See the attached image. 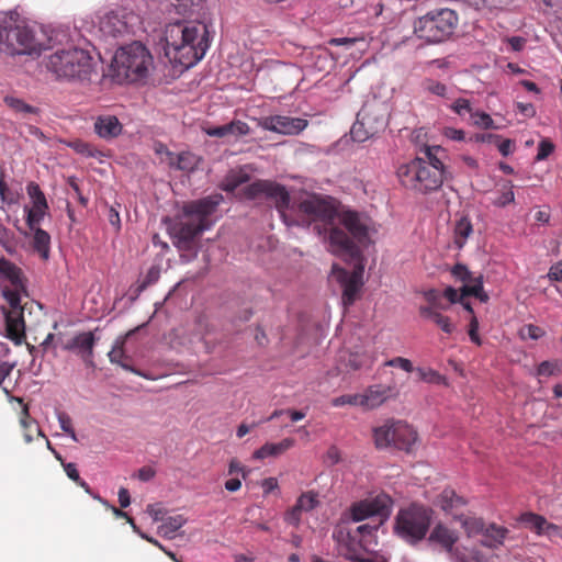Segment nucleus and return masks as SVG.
Returning <instances> with one entry per match:
<instances>
[{
  "mask_svg": "<svg viewBox=\"0 0 562 562\" xmlns=\"http://www.w3.org/2000/svg\"><path fill=\"white\" fill-rule=\"evenodd\" d=\"M93 128L99 137L112 139L122 133L123 125L115 115L103 114L94 119Z\"/></svg>",
  "mask_w": 562,
  "mask_h": 562,
  "instance_id": "19",
  "label": "nucleus"
},
{
  "mask_svg": "<svg viewBox=\"0 0 562 562\" xmlns=\"http://www.w3.org/2000/svg\"><path fill=\"white\" fill-rule=\"evenodd\" d=\"M357 119L369 130L370 134L376 135L385 128V119L380 113L376 104H364L357 114Z\"/></svg>",
  "mask_w": 562,
  "mask_h": 562,
  "instance_id": "17",
  "label": "nucleus"
},
{
  "mask_svg": "<svg viewBox=\"0 0 562 562\" xmlns=\"http://www.w3.org/2000/svg\"><path fill=\"white\" fill-rule=\"evenodd\" d=\"M426 300L428 301V306H435L436 310L439 312L440 310H447L448 304H443L440 300L439 293L436 290H430L425 294Z\"/></svg>",
  "mask_w": 562,
  "mask_h": 562,
  "instance_id": "57",
  "label": "nucleus"
},
{
  "mask_svg": "<svg viewBox=\"0 0 562 562\" xmlns=\"http://www.w3.org/2000/svg\"><path fill=\"white\" fill-rule=\"evenodd\" d=\"M341 460L340 450L336 446L329 447L325 456L328 465L337 464Z\"/></svg>",
  "mask_w": 562,
  "mask_h": 562,
  "instance_id": "63",
  "label": "nucleus"
},
{
  "mask_svg": "<svg viewBox=\"0 0 562 562\" xmlns=\"http://www.w3.org/2000/svg\"><path fill=\"white\" fill-rule=\"evenodd\" d=\"M244 195L248 200L262 196L272 200L288 225L295 223L305 227L313 226L318 236H324L329 251L336 256L360 261L361 248L371 243V218L352 210L339 212L331 198L313 194L300 200L294 207L297 218L290 222L285 214L290 205V194L283 186L257 180L244 189Z\"/></svg>",
  "mask_w": 562,
  "mask_h": 562,
  "instance_id": "1",
  "label": "nucleus"
},
{
  "mask_svg": "<svg viewBox=\"0 0 562 562\" xmlns=\"http://www.w3.org/2000/svg\"><path fill=\"white\" fill-rule=\"evenodd\" d=\"M554 149L553 144L550 140H541L538 146L537 160H543L548 158Z\"/></svg>",
  "mask_w": 562,
  "mask_h": 562,
  "instance_id": "59",
  "label": "nucleus"
},
{
  "mask_svg": "<svg viewBox=\"0 0 562 562\" xmlns=\"http://www.w3.org/2000/svg\"><path fill=\"white\" fill-rule=\"evenodd\" d=\"M258 125L266 131L293 136L303 132L307 127L308 121L288 115H271L259 119Z\"/></svg>",
  "mask_w": 562,
  "mask_h": 562,
  "instance_id": "12",
  "label": "nucleus"
},
{
  "mask_svg": "<svg viewBox=\"0 0 562 562\" xmlns=\"http://www.w3.org/2000/svg\"><path fill=\"white\" fill-rule=\"evenodd\" d=\"M186 524V519L181 515L168 517L160 526L162 536L172 538L175 533Z\"/></svg>",
  "mask_w": 562,
  "mask_h": 562,
  "instance_id": "39",
  "label": "nucleus"
},
{
  "mask_svg": "<svg viewBox=\"0 0 562 562\" xmlns=\"http://www.w3.org/2000/svg\"><path fill=\"white\" fill-rule=\"evenodd\" d=\"M26 191L33 202V206L27 210L26 225L29 228H37L48 209L47 200L40 186L35 182L29 183Z\"/></svg>",
  "mask_w": 562,
  "mask_h": 562,
  "instance_id": "14",
  "label": "nucleus"
},
{
  "mask_svg": "<svg viewBox=\"0 0 562 562\" xmlns=\"http://www.w3.org/2000/svg\"><path fill=\"white\" fill-rule=\"evenodd\" d=\"M458 25L459 15L454 10L439 8L418 18L414 30L419 38L428 43H441L454 34Z\"/></svg>",
  "mask_w": 562,
  "mask_h": 562,
  "instance_id": "7",
  "label": "nucleus"
},
{
  "mask_svg": "<svg viewBox=\"0 0 562 562\" xmlns=\"http://www.w3.org/2000/svg\"><path fill=\"white\" fill-rule=\"evenodd\" d=\"M113 66L117 76L130 82H138L148 77L154 68V58L145 45L133 42L116 50Z\"/></svg>",
  "mask_w": 562,
  "mask_h": 562,
  "instance_id": "6",
  "label": "nucleus"
},
{
  "mask_svg": "<svg viewBox=\"0 0 562 562\" xmlns=\"http://www.w3.org/2000/svg\"><path fill=\"white\" fill-rule=\"evenodd\" d=\"M417 440V432L407 423L396 420L393 448L409 452Z\"/></svg>",
  "mask_w": 562,
  "mask_h": 562,
  "instance_id": "20",
  "label": "nucleus"
},
{
  "mask_svg": "<svg viewBox=\"0 0 562 562\" xmlns=\"http://www.w3.org/2000/svg\"><path fill=\"white\" fill-rule=\"evenodd\" d=\"M558 371L557 362L542 361L537 368V375L539 376H551Z\"/></svg>",
  "mask_w": 562,
  "mask_h": 562,
  "instance_id": "54",
  "label": "nucleus"
},
{
  "mask_svg": "<svg viewBox=\"0 0 562 562\" xmlns=\"http://www.w3.org/2000/svg\"><path fill=\"white\" fill-rule=\"evenodd\" d=\"M512 0H468L469 4L476 10L498 11L510 3Z\"/></svg>",
  "mask_w": 562,
  "mask_h": 562,
  "instance_id": "40",
  "label": "nucleus"
},
{
  "mask_svg": "<svg viewBox=\"0 0 562 562\" xmlns=\"http://www.w3.org/2000/svg\"><path fill=\"white\" fill-rule=\"evenodd\" d=\"M515 200V194L510 188L503 191L499 196L494 201L496 206H505L509 203H513Z\"/></svg>",
  "mask_w": 562,
  "mask_h": 562,
  "instance_id": "61",
  "label": "nucleus"
},
{
  "mask_svg": "<svg viewBox=\"0 0 562 562\" xmlns=\"http://www.w3.org/2000/svg\"><path fill=\"white\" fill-rule=\"evenodd\" d=\"M384 366L387 367H397L406 372H412L414 370L413 363L411 360L403 358V357H395L393 359L387 360Z\"/></svg>",
  "mask_w": 562,
  "mask_h": 562,
  "instance_id": "55",
  "label": "nucleus"
},
{
  "mask_svg": "<svg viewBox=\"0 0 562 562\" xmlns=\"http://www.w3.org/2000/svg\"><path fill=\"white\" fill-rule=\"evenodd\" d=\"M249 176L241 171H231L224 179L222 188L224 191L234 192L240 184L247 182Z\"/></svg>",
  "mask_w": 562,
  "mask_h": 562,
  "instance_id": "38",
  "label": "nucleus"
},
{
  "mask_svg": "<svg viewBox=\"0 0 562 562\" xmlns=\"http://www.w3.org/2000/svg\"><path fill=\"white\" fill-rule=\"evenodd\" d=\"M5 301L9 303L12 308V313H21L23 310L21 307V296L19 292V288L14 289H3L2 291Z\"/></svg>",
  "mask_w": 562,
  "mask_h": 562,
  "instance_id": "44",
  "label": "nucleus"
},
{
  "mask_svg": "<svg viewBox=\"0 0 562 562\" xmlns=\"http://www.w3.org/2000/svg\"><path fill=\"white\" fill-rule=\"evenodd\" d=\"M30 231L33 233L31 243L33 250L37 252L44 261L48 260L50 255V235L41 227L30 228Z\"/></svg>",
  "mask_w": 562,
  "mask_h": 562,
  "instance_id": "26",
  "label": "nucleus"
},
{
  "mask_svg": "<svg viewBox=\"0 0 562 562\" xmlns=\"http://www.w3.org/2000/svg\"><path fill=\"white\" fill-rule=\"evenodd\" d=\"M109 360L111 363L120 364L124 370L131 371L135 374L140 375V372L134 369L133 367L128 366L126 362H124V359L127 357L124 352V340L117 339L111 349V351L108 353Z\"/></svg>",
  "mask_w": 562,
  "mask_h": 562,
  "instance_id": "34",
  "label": "nucleus"
},
{
  "mask_svg": "<svg viewBox=\"0 0 562 562\" xmlns=\"http://www.w3.org/2000/svg\"><path fill=\"white\" fill-rule=\"evenodd\" d=\"M485 539L482 541L483 546L494 549L504 543L508 535V529L496 524L488 525L484 530Z\"/></svg>",
  "mask_w": 562,
  "mask_h": 562,
  "instance_id": "28",
  "label": "nucleus"
},
{
  "mask_svg": "<svg viewBox=\"0 0 562 562\" xmlns=\"http://www.w3.org/2000/svg\"><path fill=\"white\" fill-rule=\"evenodd\" d=\"M392 505V498L385 493H380L372 498L352 503L342 514L341 520L345 522H359L372 517H379L381 524L390 516Z\"/></svg>",
  "mask_w": 562,
  "mask_h": 562,
  "instance_id": "10",
  "label": "nucleus"
},
{
  "mask_svg": "<svg viewBox=\"0 0 562 562\" xmlns=\"http://www.w3.org/2000/svg\"><path fill=\"white\" fill-rule=\"evenodd\" d=\"M57 419H58V423H59L60 428L63 429V431L66 432L68 436H70V438L74 441H78V438H77L76 431L74 429L72 420H71L70 416L67 413H65V412H59L57 414Z\"/></svg>",
  "mask_w": 562,
  "mask_h": 562,
  "instance_id": "48",
  "label": "nucleus"
},
{
  "mask_svg": "<svg viewBox=\"0 0 562 562\" xmlns=\"http://www.w3.org/2000/svg\"><path fill=\"white\" fill-rule=\"evenodd\" d=\"M18 402L22 405L20 414V425L23 429V438L26 443H31L34 439V435L45 437L41 428L38 427L35 419L30 416L29 405L23 402L22 398H18Z\"/></svg>",
  "mask_w": 562,
  "mask_h": 562,
  "instance_id": "21",
  "label": "nucleus"
},
{
  "mask_svg": "<svg viewBox=\"0 0 562 562\" xmlns=\"http://www.w3.org/2000/svg\"><path fill=\"white\" fill-rule=\"evenodd\" d=\"M204 133L211 137L224 138L233 136L235 138L246 136L250 133L249 125L240 120H233L232 122L220 125L203 128Z\"/></svg>",
  "mask_w": 562,
  "mask_h": 562,
  "instance_id": "18",
  "label": "nucleus"
},
{
  "mask_svg": "<svg viewBox=\"0 0 562 562\" xmlns=\"http://www.w3.org/2000/svg\"><path fill=\"white\" fill-rule=\"evenodd\" d=\"M372 364L371 358L366 353L350 352L347 360V367L351 370H360Z\"/></svg>",
  "mask_w": 562,
  "mask_h": 562,
  "instance_id": "43",
  "label": "nucleus"
},
{
  "mask_svg": "<svg viewBox=\"0 0 562 562\" xmlns=\"http://www.w3.org/2000/svg\"><path fill=\"white\" fill-rule=\"evenodd\" d=\"M422 88L424 92H427L429 94L442 98V99H450V90L449 88L432 78H425L422 82Z\"/></svg>",
  "mask_w": 562,
  "mask_h": 562,
  "instance_id": "37",
  "label": "nucleus"
},
{
  "mask_svg": "<svg viewBox=\"0 0 562 562\" xmlns=\"http://www.w3.org/2000/svg\"><path fill=\"white\" fill-rule=\"evenodd\" d=\"M331 405L335 407H340L344 405H352L362 407V398L361 394H345L338 397L333 398Z\"/></svg>",
  "mask_w": 562,
  "mask_h": 562,
  "instance_id": "45",
  "label": "nucleus"
},
{
  "mask_svg": "<svg viewBox=\"0 0 562 562\" xmlns=\"http://www.w3.org/2000/svg\"><path fill=\"white\" fill-rule=\"evenodd\" d=\"M451 272L456 279H458L464 283L471 282L472 278L474 277L473 273L468 269V267L462 263H457L452 268Z\"/></svg>",
  "mask_w": 562,
  "mask_h": 562,
  "instance_id": "51",
  "label": "nucleus"
},
{
  "mask_svg": "<svg viewBox=\"0 0 562 562\" xmlns=\"http://www.w3.org/2000/svg\"><path fill=\"white\" fill-rule=\"evenodd\" d=\"M519 521L537 535H542L544 525L547 524V519L543 516L530 512L521 514Z\"/></svg>",
  "mask_w": 562,
  "mask_h": 562,
  "instance_id": "35",
  "label": "nucleus"
},
{
  "mask_svg": "<svg viewBox=\"0 0 562 562\" xmlns=\"http://www.w3.org/2000/svg\"><path fill=\"white\" fill-rule=\"evenodd\" d=\"M0 50L10 55H31L40 52V44L26 24L4 21L0 24Z\"/></svg>",
  "mask_w": 562,
  "mask_h": 562,
  "instance_id": "9",
  "label": "nucleus"
},
{
  "mask_svg": "<svg viewBox=\"0 0 562 562\" xmlns=\"http://www.w3.org/2000/svg\"><path fill=\"white\" fill-rule=\"evenodd\" d=\"M542 535H546L549 538L559 537L562 539V527L558 526L555 524H551L547 520V524L544 525Z\"/></svg>",
  "mask_w": 562,
  "mask_h": 562,
  "instance_id": "64",
  "label": "nucleus"
},
{
  "mask_svg": "<svg viewBox=\"0 0 562 562\" xmlns=\"http://www.w3.org/2000/svg\"><path fill=\"white\" fill-rule=\"evenodd\" d=\"M97 338L92 331H82L75 335L71 339L63 345L66 351H72L81 358L85 364L89 368L94 367L93 349Z\"/></svg>",
  "mask_w": 562,
  "mask_h": 562,
  "instance_id": "13",
  "label": "nucleus"
},
{
  "mask_svg": "<svg viewBox=\"0 0 562 562\" xmlns=\"http://www.w3.org/2000/svg\"><path fill=\"white\" fill-rule=\"evenodd\" d=\"M475 296L481 302H486L488 300V295L483 290V280L482 276L473 277L471 282H467V284L462 288V296Z\"/></svg>",
  "mask_w": 562,
  "mask_h": 562,
  "instance_id": "36",
  "label": "nucleus"
},
{
  "mask_svg": "<svg viewBox=\"0 0 562 562\" xmlns=\"http://www.w3.org/2000/svg\"><path fill=\"white\" fill-rule=\"evenodd\" d=\"M432 510L426 506L412 504L401 509L395 519V533L409 544L422 541L430 527Z\"/></svg>",
  "mask_w": 562,
  "mask_h": 562,
  "instance_id": "8",
  "label": "nucleus"
},
{
  "mask_svg": "<svg viewBox=\"0 0 562 562\" xmlns=\"http://www.w3.org/2000/svg\"><path fill=\"white\" fill-rule=\"evenodd\" d=\"M544 334L546 331L541 327L533 324H528L520 329V336L522 338H529L532 340H538L543 337Z\"/></svg>",
  "mask_w": 562,
  "mask_h": 562,
  "instance_id": "50",
  "label": "nucleus"
},
{
  "mask_svg": "<svg viewBox=\"0 0 562 562\" xmlns=\"http://www.w3.org/2000/svg\"><path fill=\"white\" fill-rule=\"evenodd\" d=\"M380 526L379 524L371 525V524H363L357 527L355 535L361 536V539L363 540L367 536H372L374 532L378 531Z\"/></svg>",
  "mask_w": 562,
  "mask_h": 562,
  "instance_id": "60",
  "label": "nucleus"
},
{
  "mask_svg": "<svg viewBox=\"0 0 562 562\" xmlns=\"http://www.w3.org/2000/svg\"><path fill=\"white\" fill-rule=\"evenodd\" d=\"M429 541L439 543L447 551H450L458 541V536L447 526L437 524L430 532Z\"/></svg>",
  "mask_w": 562,
  "mask_h": 562,
  "instance_id": "25",
  "label": "nucleus"
},
{
  "mask_svg": "<svg viewBox=\"0 0 562 562\" xmlns=\"http://www.w3.org/2000/svg\"><path fill=\"white\" fill-rule=\"evenodd\" d=\"M4 102L10 109H12L16 113L35 114L37 112L36 108L14 97H5Z\"/></svg>",
  "mask_w": 562,
  "mask_h": 562,
  "instance_id": "42",
  "label": "nucleus"
},
{
  "mask_svg": "<svg viewBox=\"0 0 562 562\" xmlns=\"http://www.w3.org/2000/svg\"><path fill=\"white\" fill-rule=\"evenodd\" d=\"M417 372L419 374V378L426 382H438L441 379V375L432 369L425 370L418 368Z\"/></svg>",
  "mask_w": 562,
  "mask_h": 562,
  "instance_id": "62",
  "label": "nucleus"
},
{
  "mask_svg": "<svg viewBox=\"0 0 562 562\" xmlns=\"http://www.w3.org/2000/svg\"><path fill=\"white\" fill-rule=\"evenodd\" d=\"M437 505L446 513H452L453 509L465 505L463 497L459 496L454 490L445 488L437 497Z\"/></svg>",
  "mask_w": 562,
  "mask_h": 562,
  "instance_id": "30",
  "label": "nucleus"
},
{
  "mask_svg": "<svg viewBox=\"0 0 562 562\" xmlns=\"http://www.w3.org/2000/svg\"><path fill=\"white\" fill-rule=\"evenodd\" d=\"M295 443L293 438H284L280 442H267L254 452V458L263 460L268 457H278L291 449Z\"/></svg>",
  "mask_w": 562,
  "mask_h": 562,
  "instance_id": "24",
  "label": "nucleus"
},
{
  "mask_svg": "<svg viewBox=\"0 0 562 562\" xmlns=\"http://www.w3.org/2000/svg\"><path fill=\"white\" fill-rule=\"evenodd\" d=\"M451 110L459 114V115H462L463 113H470L472 115V108H471V104H470V101L468 99H463V98H459L457 99L452 104H451Z\"/></svg>",
  "mask_w": 562,
  "mask_h": 562,
  "instance_id": "56",
  "label": "nucleus"
},
{
  "mask_svg": "<svg viewBox=\"0 0 562 562\" xmlns=\"http://www.w3.org/2000/svg\"><path fill=\"white\" fill-rule=\"evenodd\" d=\"M350 134L352 139L359 143L366 142L367 139L374 136L373 134L369 133V130L364 127V125L358 119L352 125Z\"/></svg>",
  "mask_w": 562,
  "mask_h": 562,
  "instance_id": "47",
  "label": "nucleus"
},
{
  "mask_svg": "<svg viewBox=\"0 0 562 562\" xmlns=\"http://www.w3.org/2000/svg\"><path fill=\"white\" fill-rule=\"evenodd\" d=\"M160 278V267L151 266L146 272L143 281L138 285V291L142 292L148 286L155 284Z\"/></svg>",
  "mask_w": 562,
  "mask_h": 562,
  "instance_id": "46",
  "label": "nucleus"
},
{
  "mask_svg": "<svg viewBox=\"0 0 562 562\" xmlns=\"http://www.w3.org/2000/svg\"><path fill=\"white\" fill-rule=\"evenodd\" d=\"M45 65L56 79L66 81H88L94 71L90 52L75 46L56 49L46 57Z\"/></svg>",
  "mask_w": 562,
  "mask_h": 562,
  "instance_id": "4",
  "label": "nucleus"
},
{
  "mask_svg": "<svg viewBox=\"0 0 562 562\" xmlns=\"http://www.w3.org/2000/svg\"><path fill=\"white\" fill-rule=\"evenodd\" d=\"M338 542V553L351 562H369L362 557V539H357L350 531L344 533L342 529L334 532Z\"/></svg>",
  "mask_w": 562,
  "mask_h": 562,
  "instance_id": "15",
  "label": "nucleus"
},
{
  "mask_svg": "<svg viewBox=\"0 0 562 562\" xmlns=\"http://www.w3.org/2000/svg\"><path fill=\"white\" fill-rule=\"evenodd\" d=\"M419 314L427 319L435 323L446 334H451L454 330V326L448 316L442 315L436 310L435 306H420Z\"/></svg>",
  "mask_w": 562,
  "mask_h": 562,
  "instance_id": "27",
  "label": "nucleus"
},
{
  "mask_svg": "<svg viewBox=\"0 0 562 562\" xmlns=\"http://www.w3.org/2000/svg\"><path fill=\"white\" fill-rule=\"evenodd\" d=\"M7 337L15 345H21L25 338V325L21 313H10L5 317Z\"/></svg>",
  "mask_w": 562,
  "mask_h": 562,
  "instance_id": "22",
  "label": "nucleus"
},
{
  "mask_svg": "<svg viewBox=\"0 0 562 562\" xmlns=\"http://www.w3.org/2000/svg\"><path fill=\"white\" fill-rule=\"evenodd\" d=\"M209 48L204 24L177 22L166 30V56L170 61L190 68L199 63Z\"/></svg>",
  "mask_w": 562,
  "mask_h": 562,
  "instance_id": "3",
  "label": "nucleus"
},
{
  "mask_svg": "<svg viewBox=\"0 0 562 562\" xmlns=\"http://www.w3.org/2000/svg\"><path fill=\"white\" fill-rule=\"evenodd\" d=\"M363 271L364 268L361 262L356 265L351 272L340 268L338 265L333 266V273L336 276L338 282L342 286L341 300L345 307L351 306L358 299L360 290L363 285Z\"/></svg>",
  "mask_w": 562,
  "mask_h": 562,
  "instance_id": "11",
  "label": "nucleus"
},
{
  "mask_svg": "<svg viewBox=\"0 0 562 562\" xmlns=\"http://www.w3.org/2000/svg\"><path fill=\"white\" fill-rule=\"evenodd\" d=\"M71 147L78 153L87 157H95L100 151L91 144L83 140H76Z\"/></svg>",
  "mask_w": 562,
  "mask_h": 562,
  "instance_id": "49",
  "label": "nucleus"
},
{
  "mask_svg": "<svg viewBox=\"0 0 562 562\" xmlns=\"http://www.w3.org/2000/svg\"><path fill=\"white\" fill-rule=\"evenodd\" d=\"M223 201L222 194H212L203 199L191 201L183 205L182 212L187 221L173 227V236L178 244L187 247L196 236L210 227L209 217Z\"/></svg>",
  "mask_w": 562,
  "mask_h": 562,
  "instance_id": "5",
  "label": "nucleus"
},
{
  "mask_svg": "<svg viewBox=\"0 0 562 562\" xmlns=\"http://www.w3.org/2000/svg\"><path fill=\"white\" fill-rule=\"evenodd\" d=\"M463 526L469 535L479 533L484 530V521L480 518H467Z\"/></svg>",
  "mask_w": 562,
  "mask_h": 562,
  "instance_id": "53",
  "label": "nucleus"
},
{
  "mask_svg": "<svg viewBox=\"0 0 562 562\" xmlns=\"http://www.w3.org/2000/svg\"><path fill=\"white\" fill-rule=\"evenodd\" d=\"M468 333L472 342H474L477 346L482 345V340L479 336V321L475 315L471 316Z\"/></svg>",
  "mask_w": 562,
  "mask_h": 562,
  "instance_id": "58",
  "label": "nucleus"
},
{
  "mask_svg": "<svg viewBox=\"0 0 562 562\" xmlns=\"http://www.w3.org/2000/svg\"><path fill=\"white\" fill-rule=\"evenodd\" d=\"M446 158V149L441 146L423 145L413 160L398 167L397 178L403 187L414 192H435L449 177L443 164Z\"/></svg>",
  "mask_w": 562,
  "mask_h": 562,
  "instance_id": "2",
  "label": "nucleus"
},
{
  "mask_svg": "<svg viewBox=\"0 0 562 562\" xmlns=\"http://www.w3.org/2000/svg\"><path fill=\"white\" fill-rule=\"evenodd\" d=\"M473 233V226L468 216H462L454 226V244L462 248Z\"/></svg>",
  "mask_w": 562,
  "mask_h": 562,
  "instance_id": "33",
  "label": "nucleus"
},
{
  "mask_svg": "<svg viewBox=\"0 0 562 562\" xmlns=\"http://www.w3.org/2000/svg\"><path fill=\"white\" fill-rule=\"evenodd\" d=\"M471 117L473 119L474 125L480 127L492 128L494 126L492 117L485 112H474Z\"/></svg>",
  "mask_w": 562,
  "mask_h": 562,
  "instance_id": "52",
  "label": "nucleus"
},
{
  "mask_svg": "<svg viewBox=\"0 0 562 562\" xmlns=\"http://www.w3.org/2000/svg\"><path fill=\"white\" fill-rule=\"evenodd\" d=\"M394 393V387L384 384H374L361 393L362 408L370 411L381 406Z\"/></svg>",
  "mask_w": 562,
  "mask_h": 562,
  "instance_id": "16",
  "label": "nucleus"
},
{
  "mask_svg": "<svg viewBox=\"0 0 562 562\" xmlns=\"http://www.w3.org/2000/svg\"><path fill=\"white\" fill-rule=\"evenodd\" d=\"M394 419L386 420L383 425L373 429L374 445L378 449L391 448L394 443L395 435Z\"/></svg>",
  "mask_w": 562,
  "mask_h": 562,
  "instance_id": "23",
  "label": "nucleus"
},
{
  "mask_svg": "<svg viewBox=\"0 0 562 562\" xmlns=\"http://www.w3.org/2000/svg\"><path fill=\"white\" fill-rule=\"evenodd\" d=\"M100 29L104 34L113 37L123 33L126 24L115 14H106L100 22Z\"/></svg>",
  "mask_w": 562,
  "mask_h": 562,
  "instance_id": "32",
  "label": "nucleus"
},
{
  "mask_svg": "<svg viewBox=\"0 0 562 562\" xmlns=\"http://www.w3.org/2000/svg\"><path fill=\"white\" fill-rule=\"evenodd\" d=\"M318 504L316 495L308 492L303 493L294 505V513L310 512Z\"/></svg>",
  "mask_w": 562,
  "mask_h": 562,
  "instance_id": "41",
  "label": "nucleus"
},
{
  "mask_svg": "<svg viewBox=\"0 0 562 562\" xmlns=\"http://www.w3.org/2000/svg\"><path fill=\"white\" fill-rule=\"evenodd\" d=\"M170 166L181 171H192L198 165V158L190 151H182L178 155L170 154Z\"/></svg>",
  "mask_w": 562,
  "mask_h": 562,
  "instance_id": "31",
  "label": "nucleus"
},
{
  "mask_svg": "<svg viewBox=\"0 0 562 562\" xmlns=\"http://www.w3.org/2000/svg\"><path fill=\"white\" fill-rule=\"evenodd\" d=\"M21 269L4 257L0 258V279L7 280L13 288H22Z\"/></svg>",
  "mask_w": 562,
  "mask_h": 562,
  "instance_id": "29",
  "label": "nucleus"
}]
</instances>
